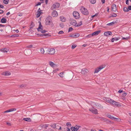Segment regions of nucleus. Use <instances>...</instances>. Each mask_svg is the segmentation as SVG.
I'll list each match as a JSON object with an SVG mask.
<instances>
[{
    "instance_id": "nucleus-32",
    "label": "nucleus",
    "mask_w": 131,
    "mask_h": 131,
    "mask_svg": "<svg viewBox=\"0 0 131 131\" xmlns=\"http://www.w3.org/2000/svg\"><path fill=\"white\" fill-rule=\"evenodd\" d=\"M49 64L52 67H53L54 65H55V64H54L53 62L51 61L49 62Z\"/></svg>"
},
{
    "instance_id": "nucleus-13",
    "label": "nucleus",
    "mask_w": 131,
    "mask_h": 131,
    "mask_svg": "<svg viewBox=\"0 0 131 131\" xmlns=\"http://www.w3.org/2000/svg\"><path fill=\"white\" fill-rule=\"evenodd\" d=\"M11 73L7 71L3 72L2 74L4 76H9L10 75Z\"/></svg>"
},
{
    "instance_id": "nucleus-42",
    "label": "nucleus",
    "mask_w": 131,
    "mask_h": 131,
    "mask_svg": "<svg viewBox=\"0 0 131 131\" xmlns=\"http://www.w3.org/2000/svg\"><path fill=\"white\" fill-rule=\"evenodd\" d=\"M63 32L62 31H60L58 32L59 34H62L63 33Z\"/></svg>"
},
{
    "instance_id": "nucleus-41",
    "label": "nucleus",
    "mask_w": 131,
    "mask_h": 131,
    "mask_svg": "<svg viewBox=\"0 0 131 131\" xmlns=\"http://www.w3.org/2000/svg\"><path fill=\"white\" fill-rule=\"evenodd\" d=\"M73 29L72 27H71L69 29L68 32H70L72 31L73 30Z\"/></svg>"
},
{
    "instance_id": "nucleus-5",
    "label": "nucleus",
    "mask_w": 131,
    "mask_h": 131,
    "mask_svg": "<svg viewBox=\"0 0 131 131\" xmlns=\"http://www.w3.org/2000/svg\"><path fill=\"white\" fill-rule=\"evenodd\" d=\"M73 15L76 19H78L79 18L80 15L79 13L77 11H75L73 13Z\"/></svg>"
},
{
    "instance_id": "nucleus-43",
    "label": "nucleus",
    "mask_w": 131,
    "mask_h": 131,
    "mask_svg": "<svg viewBox=\"0 0 131 131\" xmlns=\"http://www.w3.org/2000/svg\"><path fill=\"white\" fill-rule=\"evenodd\" d=\"M77 46L75 45H72L71 47V48L72 49H74Z\"/></svg>"
},
{
    "instance_id": "nucleus-28",
    "label": "nucleus",
    "mask_w": 131,
    "mask_h": 131,
    "mask_svg": "<svg viewBox=\"0 0 131 131\" xmlns=\"http://www.w3.org/2000/svg\"><path fill=\"white\" fill-rule=\"evenodd\" d=\"M37 14L36 17L38 18L41 15L42 13L41 12H37Z\"/></svg>"
},
{
    "instance_id": "nucleus-37",
    "label": "nucleus",
    "mask_w": 131,
    "mask_h": 131,
    "mask_svg": "<svg viewBox=\"0 0 131 131\" xmlns=\"http://www.w3.org/2000/svg\"><path fill=\"white\" fill-rule=\"evenodd\" d=\"M116 23L115 21H113V22L110 23H108L107 24V25H112L113 24H116Z\"/></svg>"
},
{
    "instance_id": "nucleus-16",
    "label": "nucleus",
    "mask_w": 131,
    "mask_h": 131,
    "mask_svg": "<svg viewBox=\"0 0 131 131\" xmlns=\"http://www.w3.org/2000/svg\"><path fill=\"white\" fill-rule=\"evenodd\" d=\"M80 35L78 33H75V34H72L70 35L68 37H72L73 38H77Z\"/></svg>"
},
{
    "instance_id": "nucleus-7",
    "label": "nucleus",
    "mask_w": 131,
    "mask_h": 131,
    "mask_svg": "<svg viewBox=\"0 0 131 131\" xmlns=\"http://www.w3.org/2000/svg\"><path fill=\"white\" fill-rule=\"evenodd\" d=\"M89 110L93 113L95 114L98 113L97 110L93 107L92 108H90Z\"/></svg>"
},
{
    "instance_id": "nucleus-50",
    "label": "nucleus",
    "mask_w": 131,
    "mask_h": 131,
    "mask_svg": "<svg viewBox=\"0 0 131 131\" xmlns=\"http://www.w3.org/2000/svg\"><path fill=\"white\" fill-rule=\"evenodd\" d=\"M123 92V90H120L118 91V92L119 93H121Z\"/></svg>"
},
{
    "instance_id": "nucleus-34",
    "label": "nucleus",
    "mask_w": 131,
    "mask_h": 131,
    "mask_svg": "<svg viewBox=\"0 0 131 131\" xmlns=\"http://www.w3.org/2000/svg\"><path fill=\"white\" fill-rule=\"evenodd\" d=\"M123 10L124 11L127 12L129 11V10H128L127 7H124L123 8Z\"/></svg>"
},
{
    "instance_id": "nucleus-46",
    "label": "nucleus",
    "mask_w": 131,
    "mask_h": 131,
    "mask_svg": "<svg viewBox=\"0 0 131 131\" xmlns=\"http://www.w3.org/2000/svg\"><path fill=\"white\" fill-rule=\"evenodd\" d=\"M127 8L128 9V10H129H129H131V6H129L127 7Z\"/></svg>"
},
{
    "instance_id": "nucleus-9",
    "label": "nucleus",
    "mask_w": 131,
    "mask_h": 131,
    "mask_svg": "<svg viewBox=\"0 0 131 131\" xmlns=\"http://www.w3.org/2000/svg\"><path fill=\"white\" fill-rule=\"evenodd\" d=\"M94 105L96 106V107L98 108L101 109L103 108V107L98 103H95Z\"/></svg>"
},
{
    "instance_id": "nucleus-27",
    "label": "nucleus",
    "mask_w": 131,
    "mask_h": 131,
    "mask_svg": "<svg viewBox=\"0 0 131 131\" xmlns=\"http://www.w3.org/2000/svg\"><path fill=\"white\" fill-rule=\"evenodd\" d=\"M19 36V35L17 34H14L13 35H12L10 36V37L13 38H15V37H17Z\"/></svg>"
},
{
    "instance_id": "nucleus-56",
    "label": "nucleus",
    "mask_w": 131,
    "mask_h": 131,
    "mask_svg": "<svg viewBox=\"0 0 131 131\" xmlns=\"http://www.w3.org/2000/svg\"><path fill=\"white\" fill-rule=\"evenodd\" d=\"M3 11L2 10H0V14L3 13Z\"/></svg>"
},
{
    "instance_id": "nucleus-59",
    "label": "nucleus",
    "mask_w": 131,
    "mask_h": 131,
    "mask_svg": "<svg viewBox=\"0 0 131 131\" xmlns=\"http://www.w3.org/2000/svg\"><path fill=\"white\" fill-rule=\"evenodd\" d=\"M10 14V13L9 12L7 13L6 15L7 16H8Z\"/></svg>"
},
{
    "instance_id": "nucleus-19",
    "label": "nucleus",
    "mask_w": 131,
    "mask_h": 131,
    "mask_svg": "<svg viewBox=\"0 0 131 131\" xmlns=\"http://www.w3.org/2000/svg\"><path fill=\"white\" fill-rule=\"evenodd\" d=\"M107 116L109 118H111L112 119H118L117 118H116L112 116L110 114H108L107 115Z\"/></svg>"
},
{
    "instance_id": "nucleus-20",
    "label": "nucleus",
    "mask_w": 131,
    "mask_h": 131,
    "mask_svg": "<svg viewBox=\"0 0 131 131\" xmlns=\"http://www.w3.org/2000/svg\"><path fill=\"white\" fill-rule=\"evenodd\" d=\"M101 30H99L94 32L92 33L93 36L97 35L101 32Z\"/></svg>"
},
{
    "instance_id": "nucleus-31",
    "label": "nucleus",
    "mask_w": 131,
    "mask_h": 131,
    "mask_svg": "<svg viewBox=\"0 0 131 131\" xmlns=\"http://www.w3.org/2000/svg\"><path fill=\"white\" fill-rule=\"evenodd\" d=\"M93 36L92 34H89L86 36V38H89L92 37Z\"/></svg>"
},
{
    "instance_id": "nucleus-49",
    "label": "nucleus",
    "mask_w": 131,
    "mask_h": 131,
    "mask_svg": "<svg viewBox=\"0 0 131 131\" xmlns=\"http://www.w3.org/2000/svg\"><path fill=\"white\" fill-rule=\"evenodd\" d=\"M116 16L117 15L115 14H114L112 15V16L113 17H116Z\"/></svg>"
},
{
    "instance_id": "nucleus-35",
    "label": "nucleus",
    "mask_w": 131,
    "mask_h": 131,
    "mask_svg": "<svg viewBox=\"0 0 131 131\" xmlns=\"http://www.w3.org/2000/svg\"><path fill=\"white\" fill-rule=\"evenodd\" d=\"M90 1L92 4H94L96 2V0H90Z\"/></svg>"
},
{
    "instance_id": "nucleus-1",
    "label": "nucleus",
    "mask_w": 131,
    "mask_h": 131,
    "mask_svg": "<svg viewBox=\"0 0 131 131\" xmlns=\"http://www.w3.org/2000/svg\"><path fill=\"white\" fill-rule=\"evenodd\" d=\"M80 10L81 13L84 15H88L89 13L87 9L83 7H81L80 8Z\"/></svg>"
},
{
    "instance_id": "nucleus-48",
    "label": "nucleus",
    "mask_w": 131,
    "mask_h": 131,
    "mask_svg": "<svg viewBox=\"0 0 131 131\" xmlns=\"http://www.w3.org/2000/svg\"><path fill=\"white\" fill-rule=\"evenodd\" d=\"M41 3L40 2H38L36 5V6H38L41 5Z\"/></svg>"
},
{
    "instance_id": "nucleus-33",
    "label": "nucleus",
    "mask_w": 131,
    "mask_h": 131,
    "mask_svg": "<svg viewBox=\"0 0 131 131\" xmlns=\"http://www.w3.org/2000/svg\"><path fill=\"white\" fill-rule=\"evenodd\" d=\"M9 2V0H4L3 3L5 4H8Z\"/></svg>"
},
{
    "instance_id": "nucleus-44",
    "label": "nucleus",
    "mask_w": 131,
    "mask_h": 131,
    "mask_svg": "<svg viewBox=\"0 0 131 131\" xmlns=\"http://www.w3.org/2000/svg\"><path fill=\"white\" fill-rule=\"evenodd\" d=\"M129 38V37H126V38H125L124 37H123L122 38V39H126V40H127Z\"/></svg>"
},
{
    "instance_id": "nucleus-25",
    "label": "nucleus",
    "mask_w": 131,
    "mask_h": 131,
    "mask_svg": "<svg viewBox=\"0 0 131 131\" xmlns=\"http://www.w3.org/2000/svg\"><path fill=\"white\" fill-rule=\"evenodd\" d=\"M119 40V38L118 37H115L112 38L111 39V42H113L115 40L117 41Z\"/></svg>"
},
{
    "instance_id": "nucleus-22",
    "label": "nucleus",
    "mask_w": 131,
    "mask_h": 131,
    "mask_svg": "<svg viewBox=\"0 0 131 131\" xmlns=\"http://www.w3.org/2000/svg\"><path fill=\"white\" fill-rule=\"evenodd\" d=\"M8 50V49L5 48L1 49V51L3 52H7Z\"/></svg>"
},
{
    "instance_id": "nucleus-62",
    "label": "nucleus",
    "mask_w": 131,
    "mask_h": 131,
    "mask_svg": "<svg viewBox=\"0 0 131 131\" xmlns=\"http://www.w3.org/2000/svg\"><path fill=\"white\" fill-rule=\"evenodd\" d=\"M127 95V93H123V95L124 96H126Z\"/></svg>"
},
{
    "instance_id": "nucleus-2",
    "label": "nucleus",
    "mask_w": 131,
    "mask_h": 131,
    "mask_svg": "<svg viewBox=\"0 0 131 131\" xmlns=\"http://www.w3.org/2000/svg\"><path fill=\"white\" fill-rule=\"evenodd\" d=\"M45 24L46 25H50L52 24V19L50 16L48 17L45 20Z\"/></svg>"
},
{
    "instance_id": "nucleus-36",
    "label": "nucleus",
    "mask_w": 131,
    "mask_h": 131,
    "mask_svg": "<svg viewBox=\"0 0 131 131\" xmlns=\"http://www.w3.org/2000/svg\"><path fill=\"white\" fill-rule=\"evenodd\" d=\"M67 126L68 127H70L71 126V123L69 122H68L66 124Z\"/></svg>"
},
{
    "instance_id": "nucleus-26",
    "label": "nucleus",
    "mask_w": 131,
    "mask_h": 131,
    "mask_svg": "<svg viewBox=\"0 0 131 131\" xmlns=\"http://www.w3.org/2000/svg\"><path fill=\"white\" fill-rule=\"evenodd\" d=\"M1 22L2 23H5L6 22V19L5 18H3L1 19Z\"/></svg>"
},
{
    "instance_id": "nucleus-18",
    "label": "nucleus",
    "mask_w": 131,
    "mask_h": 131,
    "mask_svg": "<svg viewBox=\"0 0 131 131\" xmlns=\"http://www.w3.org/2000/svg\"><path fill=\"white\" fill-rule=\"evenodd\" d=\"M43 29V27L42 25H39V26L37 28V29L38 31H41Z\"/></svg>"
},
{
    "instance_id": "nucleus-54",
    "label": "nucleus",
    "mask_w": 131,
    "mask_h": 131,
    "mask_svg": "<svg viewBox=\"0 0 131 131\" xmlns=\"http://www.w3.org/2000/svg\"><path fill=\"white\" fill-rule=\"evenodd\" d=\"M101 2L103 4H104L105 3V0H101Z\"/></svg>"
},
{
    "instance_id": "nucleus-21",
    "label": "nucleus",
    "mask_w": 131,
    "mask_h": 131,
    "mask_svg": "<svg viewBox=\"0 0 131 131\" xmlns=\"http://www.w3.org/2000/svg\"><path fill=\"white\" fill-rule=\"evenodd\" d=\"M112 10L114 12H116V7L115 4H113L112 7Z\"/></svg>"
},
{
    "instance_id": "nucleus-23",
    "label": "nucleus",
    "mask_w": 131,
    "mask_h": 131,
    "mask_svg": "<svg viewBox=\"0 0 131 131\" xmlns=\"http://www.w3.org/2000/svg\"><path fill=\"white\" fill-rule=\"evenodd\" d=\"M60 20L63 22H64L66 21V18L63 16H61L60 17Z\"/></svg>"
},
{
    "instance_id": "nucleus-61",
    "label": "nucleus",
    "mask_w": 131,
    "mask_h": 131,
    "mask_svg": "<svg viewBox=\"0 0 131 131\" xmlns=\"http://www.w3.org/2000/svg\"><path fill=\"white\" fill-rule=\"evenodd\" d=\"M48 0H45V3L46 4H47L48 3Z\"/></svg>"
},
{
    "instance_id": "nucleus-47",
    "label": "nucleus",
    "mask_w": 131,
    "mask_h": 131,
    "mask_svg": "<svg viewBox=\"0 0 131 131\" xmlns=\"http://www.w3.org/2000/svg\"><path fill=\"white\" fill-rule=\"evenodd\" d=\"M47 31H46V30H42V31H41V32L42 33H44L45 32H47Z\"/></svg>"
},
{
    "instance_id": "nucleus-4",
    "label": "nucleus",
    "mask_w": 131,
    "mask_h": 131,
    "mask_svg": "<svg viewBox=\"0 0 131 131\" xmlns=\"http://www.w3.org/2000/svg\"><path fill=\"white\" fill-rule=\"evenodd\" d=\"M105 67V65H103L99 66L98 68H96L94 72V73H97L101 70L102 69Z\"/></svg>"
},
{
    "instance_id": "nucleus-3",
    "label": "nucleus",
    "mask_w": 131,
    "mask_h": 131,
    "mask_svg": "<svg viewBox=\"0 0 131 131\" xmlns=\"http://www.w3.org/2000/svg\"><path fill=\"white\" fill-rule=\"evenodd\" d=\"M60 6V4L59 3H54L51 6V10H53L55 9L58 8Z\"/></svg>"
},
{
    "instance_id": "nucleus-64",
    "label": "nucleus",
    "mask_w": 131,
    "mask_h": 131,
    "mask_svg": "<svg viewBox=\"0 0 131 131\" xmlns=\"http://www.w3.org/2000/svg\"><path fill=\"white\" fill-rule=\"evenodd\" d=\"M4 26V25H0V28L3 27Z\"/></svg>"
},
{
    "instance_id": "nucleus-38",
    "label": "nucleus",
    "mask_w": 131,
    "mask_h": 131,
    "mask_svg": "<svg viewBox=\"0 0 131 131\" xmlns=\"http://www.w3.org/2000/svg\"><path fill=\"white\" fill-rule=\"evenodd\" d=\"M63 72H61L59 74V75L60 77H63Z\"/></svg>"
},
{
    "instance_id": "nucleus-40",
    "label": "nucleus",
    "mask_w": 131,
    "mask_h": 131,
    "mask_svg": "<svg viewBox=\"0 0 131 131\" xmlns=\"http://www.w3.org/2000/svg\"><path fill=\"white\" fill-rule=\"evenodd\" d=\"M32 45H30L27 46L26 47L28 48H31L32 47Z\"/></svg>"
},
{
    "instance_id": "nucleus-39",
    "label": "nucleus",
    "mask_w": 131,
    "mask_h": 131,
    "mask_svg": "<svg viewBox=\"0 0 131 131\" xmlns=\"http://www.w3.org/2000/svg\"><path fill=\"white\" fill-rule=\"evenodd\" d=\"M16 110V109L15 108H11L9 109L10 112H12L13 111H15Z\"/></svg>"
},
{
    "instance_id": "nucleus-11",
    "label": "nucleus",
    "mask_w": 131,
    "mask_h": 131,
    "mask_svg": "<svg viewBox=\"0 0 131 131\" xmlns=\"http://www.w3.org/2000/svg\"><path fill=\"white\" fill-rule=\"evenodd\" d=\"M69 22L71 25H76L77 24L76 21L74 19H71Z\"/></svg>"
},
{
    "instance_id": "nucleus-60",
    "label": "nucleus",
    "mask_w": 131,
    "mask_h": 131,
    "mask_svg": "<svg viewBox=\"0 0 131 131\" xmlns=\"http://www.w3.org/2000/svg\"><path fill=\"white\" fill-rule=\"evenodd\" d=\"M97 15L95 14V15L92 16V18H93V17H95V16H96Z\"/></svg>"
},
{
    "instance_id": "nucleus-52",
    "label": "nucleus",
    "mask_w": 131,
    "mask_h": 131,
    "mask_svg": "<svg viewBox=\"0 0 131 131\" xmlns=\"http://www.w3.org/2000/svg\"><path fill=\"white\" fill-rule=\"evenodd\" d=\"M48 36V34H44L43 35V36Z\"/></svg>"
},
{
    "instance_id": "nucleus-55",
    "label": "nucleus",
    "mask_w": 131,
    "mask_h": 131,
    "mask_svg": "<svg viewBox=\"0 0 131 131\" xmlns=\"http://www.w3.org/2000/svg\"><path fill=\"white\" fill-rule=\"evenodd\" d=\"M0 7L2 8H3L4 7V6L2 5H0Z\"/></svg>"
},
{
    "instance_id": "nucleus-45",
    "label": "nucleus",
    "mask_w": 131,
    "mask_h": 131,
    "mask_svg": "<svg viewBox=\"0 0 131 131\" xmlns=\"http://www.w3.org/2000/svg\"><path fill=\"white\" fill-rule=\"evenodd\" d=\"M126 3L127 5H129V0H126Z\"/></svg>"
},
{
    "instance_id": "nucleus-57",
    "label": "nucleus",
    "mask_w": 131,
    "mask_h": 131,
    "mask_svg": "<svg viewBox=\"0 0 131 131\" xmlns=\"http://www.w3.org/2000/svg\"><path fill=\"white\" fill-rule=\"evenodd\" d=\"M66 130L67 131H70V128H67Z\"/></svg>"
},
{
    "instance_id": "nucleus-30",
    "label": "nucleus",
    "mask_w": 131,
    "mask_h": 131,
    "mask_svg": "<svg viewBox=\"0 0 131 131\" xmlns=\"http://www.w3.org/2000/svg\"><path fill=\"white\" fill-rule=\"evenodd\" d=\"M40 52L41 53L43 54L45 52L44 49L43 48H41L40 49Z\"/></svg>"
},
{
    "instance_id": "nucleus-15",
    "label": "nucleus",
    "mask_w": 131,
    "mask_h": 131,
    "mask_svg": "<svg viewBox=\"0 0 131 131\" xmlns=\"http://www.w3.org/2000/svg\"><path fill=\"white\" fill-rule=\"evenodd\" d=\"M89 72V71L87 69H83L82 70L81 73L82 74H85Z\"/></svg>"
},
{
    "instance_id": "nucleus-12",
    "label": "nucleus",
    "mask_w": 131,
    "mask_h": 131,
    "mask_svg": "<svg viewBox=\"0 0 131 131\" xmlns=\"http://www.w3.org/2000/svg\"><path fill=\"white\" fill-rule=\"evenodd\" d=\"M104 100L105 101L111 104L113 100L108 98H104Z\"/></svg>"
},
{
    "instance_id": "nucleus-10",
    "label": "nucleus",
    "mask_w": 131,
    "mask_h": 131,
    "mask_svg": "<svg viewBox=\"0 0 131 131\" xmlns=\"http://www.w3.org/2000/svg\"><path fill=\"white\" fill-rule=\"evenodd\" d=\"M80 127L79 126H75L74 127H72L71 128V129L72 131H77Z\"/></svg>"
},
{
    "instance_id": "nucleus-63",
    "label": "nucleus",
    "mask_w": 131,
    "mask_h": 131,
    "mask_svg": "<svg viewBox=\"0 0 131 131\" xmlns=\"http://www.w3.org/2000/svg\"><path fill=\"white\" fill-rule=\"evenodd\" d=\"M87 46V44H84L83 45V46L84 47H85Z\"/></svg>"
},
{
    "instance_id": "nucleus-6",
    "label": "nucleus",
    "mask_w": 131,
    "mask_h": 131,
    "mask_svg": "<svg viewBox=\"0 0 131 131\" xmlns=\"http://www.w3.org/2000/svg\"><path fill=\"white\" fill-rule=\"evenodd\" d=\"M111 104L112 105L116 106H121V105L119 102L113 100H112Z\"/></svg>"
},
{
    "instance_id": "nucleus-17",
    "label": "nucleus",
    "mask_w": 131,
    "mask_h": 131,
    "mask_svg": "<svg viewBox=\"0 0 131 131\" xmlns=\"http://www.w3.org/2000/svg\"><path fill=\"white\" fill-rule=\"evenodd\" d=\"M112 34V32L111 31L105 32L104 33V35L106 36H108L109 35H111Z\"/></svg>"
},
{
    "instance_id": "nucleus-53",
    "label": "nucleus",
    "mask_w": 131,
    "mask_h": 131,
    "mask_svg": "<svg viewBox=\"0 0 131 131\" xmlns=\"http://www.w3.org/2000/svg\"><path fill=\"white\" fill-rule=\"evenodd\" d=\"M25 86V85L24 84H22L20 85V88H23V87H24Z\"/></svg>"
},
{
    "instance_id": "nucleus-14",
    "label": "nucleus",
    "mask_w": 131,
    "mask_h": 131,
    "mask_svg": "<svg viewBox=\"0 0 131 131\" xmlns=\"http://www.w3.org/2000/svg\"><path fill=\"white\" fill-rule=\"evenodd\" d=\"M52 16L54 17H56L58 16L57 12L55 10H53L52 13Z\"/></svg>"
},
{
    "instance_id": "nucleus-58",
    "label": "nucleus",
    "mask_w": 131,
    "mask_h": 131,
    "mask_svg": "<svg viewBox=\"0 0 131 131\" xmlns=\"http://www.w3.org/2000/svg\"><path fill=\"white\" fill-rule=\"evenodd\" d=\"M38 12H41V10L40 8H39L38 10Z\"/></svg>"
},
{
    "instance_id": "nucleus-29",
    "label": "nucleus",
    "mask_w": 131,
    "mask_h": 131,
    "mask_svg": "<svg viewBox=\"0 0 131 131\" xmlns=\"http://www.w3.org/2000/svg\"><path fill=\"white\" fill-rule=\"evenodd\" d=\"M56 125H57V124H52L51 125V126L52 127H53V128H57L56 127Z\"/></svg>"
},
{
    "instance_id": "nucleus-8",
    "label": "nucleus",
    "mask_w": 131,
    "mask_h": 131,
    "mask_svg": "<svg viewBox=\"0 0 131 131\" xmlns=\"http://www.w3.org/2000/svg\"><path fill=\"white\" fill-rule=\"evenodd\" d=\"M48 51L49 52V53L51 54H54L55 52V49L53 48H51L49 49Z\"/></svg>"
},
{
    "instance_id": "nucleus-51",
    "label": "nucleus",
    "mask_w": 131,
    "mask_h": 131,
    "mask_svg": "<svg viewBox=\"0 0 131 131\" xmlns=\"http://www.w3.org/2000/svg\"><path fill=\"white\" fill-rule=\"evenodd\" d=\"M6 124H7V125L8 126H11V124L10 123H7Z\"/></svg>"
},
{
    "instance_id": "nucleus-24",
    "label": "nucleus",
    "mask_w": 131,
    "mask_h": 131,
    "mask_svg": "<svg viewBox=\"0 0 131 131\" xmlns=\"http://www.w3.org/2000/svg\"><path fill=\"white\" fill-rule=\"evenodd\" d=\"M23 120H24L26 121H27L28 122H30L31 121L30 118H24L23 119Z\"/></svg>"
}]
</instances>
